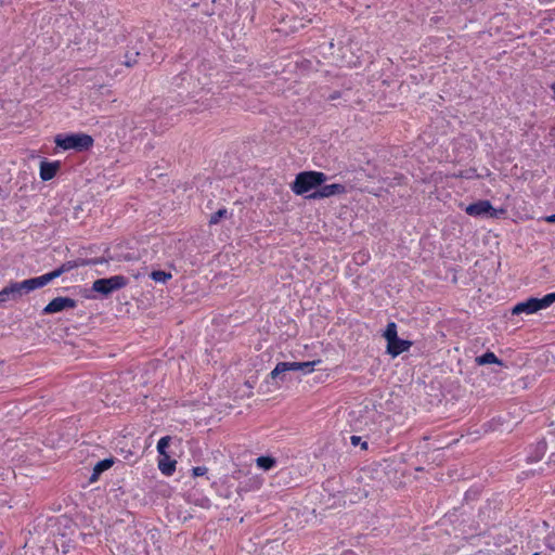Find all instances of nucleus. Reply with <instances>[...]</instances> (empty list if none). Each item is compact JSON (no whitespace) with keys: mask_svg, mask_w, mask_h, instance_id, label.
<instances>
[{"mask_svg":"<svg viewBox=\"0 0 555 555\" xmlns=\"http://www.w3.org/2000/svg\"><path fill=\"white\" fill-rule=\"evenodd\" d=\"M328 176L322 171L305 170L296 175L291 183V190L296 195H305L315 191L321 184L328 180Z\"/></svg>","mask_w":555,"mask_h":555,"instance_id":"f257e3e1","label":"nucleus"},{"mask_svg":"<svg viewBox=\"0 0 555 555\" xmlns=\"http://www.w3.org/2000/svg\"><path fill=\"white\" fill-rule=\"evenodd\" d=\"M54 143L64 151L85 152L93 146L94 140L90 134L83 132H70L56 134Z\"/></svg>","mask_w":555,"mask_h":555,"instance_id":"f03ea898","label":"nucleus"},{"mask_svg":"<svg viewBox=\"0 0 555 555\" xmlns=\"http://www.w3.org/2000/svg\"><path fill=\"white\" fill-rule=\"evenodd\" d=\"M129 279L125 275H113L109 278L98 279L92 283L91 291L108 297L114 292L126 287Z\"/></svg>","mask_w":555,"mask_h":555,"instance_id":"7ed1b4c3","label":"nucleus"},{"mask_svg":"<svg viewBox=\"0 0 555 555\" xmlns=\"http://www.w3.org/2000/svg\"><path fill=\"white\" fill-rule=\"evenodd\" d=\"M465 212L472 217L498 218L499 215L504 214V209L496 210L489 201L479 199L469 204Z\"/></svg>","mask_w":555,"mask_h":555,"instance_id":"20e7f679","label":"nucleus"},{"mask_svg":"<svg viewBox=\"0 0 555 555\" xmlns=\"http://www.w3.org/2000/svg\"><path fill=\"white\" fill-rule=\"evenodd\" d=\"M26 280L22 282H10L9 285L0 291V304H5L9 300H18L24 294L30 293Z\"/></svg>","mask_w":555,"mask_h":555,"instance_id":"39448f33","label":"nucleus"},{"mask_svg":"<svg viewBox=\"0 0 555 555\" xmlns=\"http://www.w3.org/2000/svg\"><path fill=\"white\" fill-rule=\"evenodd\" d=\"M347 193V188L341 183L321 184L315 191L306 195L307 199H322Z\"/></svg>","mask_w":555,"mask_h":555,"instance_id":"423d86ee","label":"nucleus"},{"mask_svg":"<svg viewBox=\"0 0 555 555\" xmlns=\"http://www.w3.org/2000/svg\"><path fill=\"white\" fill-rule=\"evenodd\" d=\"M77 307V300L69 297L53 298L41 311L43 315L54 314Z\"/></svg>","mask_w":555,"mask_h":555,"instance_id":"0eeeda50","label":"nucleus"},{"mask_svg":"<svg viewBox=\"0 0 555 555\" xmlns=\"http://www.w3.org/2000/svg\"><path fill=\"white\" fill-rule=\"evenodd\" d=\"M412 345L413 343L411 340L397 337L387 341L386 352L392 358H396L404 351H408Z\"/></svg>","mask_w":555,"mask_h":555,"instance_id":"6e6552de","label":"nucleus"},{"mask_svg":"<svg viewBox=\"0 0 555 555\" xmlns=\"http://www.w3.org/2000/svg\"><path fill=\"white\" fill-rule=\"evenodd\" d=\"M538 311L539 308L537 304V297H530L521 302H518L512 309V313L515 315H519L521 313L532 314Z\"/></svg>","mask_w":555,"mask_h":555,"instance_id":"1a4fd4ad","label":"nucleus"},{"mask_svg":"<svg viewBox=\"0 0 555 555\" xmlns=\"http://www.w3.org/2000/svg\"><path fill=\"white\" fill-rule=\"evenodd\" d=\"M60 168H61L60 162H48L44 159L40 163L39 176L42 181H49L56 176Z\"/></svg>","mask_w":555,"mask_h":555,"instance_id":"9d476101","label":"nucleus"},{"mask_svg":"<svg viewBox=\"0 0 555 555\" xmlns=\"http://www.w3.org/2000/svg\"><path fill=\"white\" fill-rule=\"evenodd\" d=\"M294 372L292 362H279L270 373V378L273 380L285 382L287 373Z\"/></svg>","mask_w":555,"mask_h":555,"instance_id":"9b49d317","label":"nucleus"},{"mask_svg":"<svg viewBox=\"0 0 555 555\" xmlns=\"http://www.w3.org/2000/svg\"><path fill=\"white\" fill-rule=\"evenodd\" d=\"M547 449V443L544 439L539 440L534 446L530 447V451L527 456V461L529 463H535L540 461L545 454Z\"/></svg>","mask_w":555,"mask_h":555,"instance_id":"f8f14e48","label":"nucleus"},{"mask_svg":"<svg viewBox=\"0 0 555 555\" xmlns=\"http://www.w3.org/2000/svg\"><path fill=\"white\" fill-rule=\"evenodd\" d=\"M177 461L169 454L160 455L158 459V468L165 476H171L176 470Z\"/></svg>","mask_w":555,"mask_h":555,"instance_id":"ddd939ff","label":"nucleus"},{"mask_svg":"<svg viewBox=\"0 0 555 555\" xmlns=\"http://www.w3.org/2000/svg\"><path fill=\"white\" fill-rule=\"evenodd\" d=\"M114 465V459L113 457H107V459H104V460H101L99 461L94 467H93V472H92V475L90 477V482H94L96 481L100 476L106 472L107 469H109L112 466Z\"/></svg>","mask_w":555,"mask_h":555,"instance_id":"4468645a","label":"nucleus"},{"mask_svg":"<svg viewBox=\"0 0 555 555\" xmlns=\"http://www.w3.org/2000/svg\"><path fill=\"white\" fill-rule=\"evenodd\" d=\"M140 54V49L137 46L128 48V50L125 52L122 64H125L127 67H132L138 63V57Z\"/></svg>","mask_w":555,"mask_h":555,"instance_id":"2eb2a0df","label":"nucleus"},{"mask_svg":"<svg viewBox=\"0 0 555 555\" xmlns=\"http://www.w3.org/2000/svg\"><path fill=\"white\" fill-rule=\"evenodd\" d=\"M26 282H27V284H25V286H28L29 292H33L37 288L46 286L47 284H49L51 282V280L48 276V274L46 273L40 276L27 279Z\"/></svg>","mask_w":555,"mask_h":555,"instance_id":"dca6fc26","label":"nucleus"},{"mask_svg":"<svg viewBox=\"0 0 555 555\" xmlns=\"http://www.w3.org/2000/svg\"><path fill=\"white\" fill-rule=\"evenodd\" d=\"M475 361L478 365H486V364L503 365L502 360H500L492 351H486L481 356L476 357Z\"/></svg>","mask_w":555,"mask_h":555,"instance_id":"f3484780","label":"nucleus"},{"mask_svg":"<svg viewBox=\"0 0 555 555\" xmlns=\"http://www.w3.org/2000/svg\"><path fill=\"white\" fill-rule=\"evenodd\" d=\"M276 459L271 455H261L256 459V465L258 468L267 472L276 466Z\"/></svg>","mask_w":555,"mask_h":555,"instance_id":"a211bd4d","label":"nucleus"},{"mask_svg":"<svg viewBox=\"0 0 555 555\" xmlns=\"http://www.w3.org/2000/svg\"><path fill=\"white\" fill-rule=\"evenodd\" d=\"M109 259L111 258H105V257L90 258V259L78 258V259L73 260V261L76 264V268H78V267H85V266H94V264H98V263H107L109 261Z\"/></svg>","mask_w":555,"mask_h":555,"instance_id":"6ab92c4d","label":"nucleus"},{"mask_svg":"<svg viewBox=\"0 0 555 555\" xmlns=\"http://www.w3.org/2000/svg\"><path fill=\"white\" fill-rule=\"evenodd\" d=\"M321 361H307V362H292L294 372L301 371L305 374L310 373L313 371V367L315 364L320 363Z\"/></svg>","mask_w":555,"mask_h":555,"instance_id":"aec40b11","label":"nucleus"},{"mask_svg":"<svg viewBox=\"0 0 555 555\" xmlns=\"http://www.w3.org/2000/svg\"><path fill=\"white\" fill-rule=\"evenodd\" d=\"M150 278L156 283L165 284L168 280L172 278L170 272H166L163 270H154L150 273Z\"/></svg>","mask_w":555,"mask_h":555,"instance_id":"412c9836","label":"nucleus"},{"mask_svg":"<svg viewBox=\"0 0 555 555\" xmlns=\"http://www.w3.org/2000/svg\"><path fill=\"white\" fill-rule=\"evenodd\" d=\"M230 214L227 208H220L209 218V225L218 224L222 219L229 218Z\"/></svg>","mask_w":555,"mask_h":555,"instance_id":"4be33fe9","label":"nucleus"},{"mask_svg":"<svg viewBox=\"0 0 555 555\" xmlns=\"http://www.w3.org/2000/svg\"><path fill=\"white\" fill-rule=\"evenodd\" d=\"M554 302H555V293H548V294L544 295L542 298H537L539 311L542 309H546Z\"/></svg>","mask_w":555,"mask_h":555,"instance_id":"5701e85b","label":"nucleus"},{"mask_svg":"<svg viewBox=\"0 0 555 555\" xmlns=\"http://www.w3.org/2000/svg\"><path fill=\"white\" fill-rule=\"evenodd\" d=\"M383 337L386 339V341H389L393 338L399 337L398 331H397V324L395 322H389L383 333Z\"/></svg>","mask_w":555,"mask_h":555,"instance_id":"b1692460","label":"nucleus"},{"mask_svg":"<svg viewBox=\"0 0 555 555\" xmlns=\"http://www.w3.org/2000/svg\"><path fill=\"white\" fill-rule=\"evenodd\" d=\"M170 442H171L170 436H164L158 440L156 449H157L159 456L168 454L167 449H168Z\"/></svg>","mask_w":555,"mask_h":555,"instance_id":"393cba45","label":"nucleus"},{"mask_svg":"<svg viewBox=\"0 0 555 555\" xmlns=\"http://www.w3.org/2000/svg\"><path fill=\"white\" fill-rule=\"evenodd\" d=\"M208 472V468L206 466H196L192 468V476L193 477H202L206 475Z\"/></svg>","mask_w":555,"mask_h":555,"instance_id":"a878e982","label":"nucleus"},{"mask_svg":"<svg viewBox=\"0 0 555 555\" xmlns=\"http://www.w3.org/2000/svg\"><path fill=\"white\" fill-rule=\"evenodd\" d=\"M544 544L547 548L554 551L555 550V535L554 534H547L544 538Z\"/></svg>","mask_w":555,"mask_h":555,"instance_id":"bb28decb","label":"nucleus"},{"mask_svg":"<svg viewBox=\"0 0 555 555\" xmlns=\"http://www.w3.org/2000/svg\"><path fill=\"white\" fill-rule=\"evenodd\" d=\"M60 267H61V270L63 271V273H66L73 269H76V264L74 263L73 260L66 261V262L62 263Z\"/></svg>","mask_w":555,"mask_h":555,"instance_id":"cd10ccee","label":"nucleus"},{"mask_svg":"<svg viewBox=\"0 0 555 555\" xmlns=\"http://www.w3.org/2000/svg\"><path fill=\"white\" fill-rule=\"evenodd\" d=\"M47 274H48V276L50 278V280H51V282H52L53 280H55V279L60 278V276H61L62 274H64V273H63V271L61 270V267H59V268L54 269L53 271L48 272Z\"/></svg>","mask_w":555,"mask_h":555,"instance_id":"c85d7f7f","label":"nucleus"},{"mask_svg":"<svg viewBox=\"0 0 555 555\" xmlns=\"http://www.w3.org/2000/svg\"><path fill=\"white\" fill-rule=\"evenodd\" d=\"M350 441H351V444L356 447V446L361 443V437H359V436H351L350 437Z\"/></svg>","mask_w":555,"mask_h":555,"instance_id":"c756f323","label":"nucleus"},{"mask_svg":"<svg viewBox=\"0 0 555 555\" xmlns=\"http://www.w3.org/2000/svg\"><path fill=\"white\" fill-rule=\"evenodd\" d=\"M184 80V77H182L181 75H178L173 78V85H176L177 87H180L181 86V81Z\"/></svg>","mask_w":555,"mask_h":555,"instance_id":"7c9ffc66","label":"nucleus"},{"mask_svg":"<svg viewBox=\"0 0 555 555\" xmlns=\"http://www.w3.org/2000/svg\"><path fill=\"white\" fill-rule=\"evenodd\" d=\"M544 219L548 223H555V214L546 216Z\"/></svg>","mask_w":555,"mask_h":555,"instance_id":"2f4dec72","label":"nucleus"},{"mask_svg":"<svg viewBox=\"0 0 555 555\" xmlns=\"http://www.w3.org/2000/svg\"><path fill=\"white\" fill-rule=\"evenodd\" d=\"M339 95H340V93L338 91H335L332 94H330L328 99L333 101V100L338 99Z\"/></svg>","mask_w":555,"mask_h":555,"instance_id":"473e14b6","label":"nucleus"},{"mask_svg":"<svg viewBox=\"0 0 555 555\" xmlns=\"http://www.w3.org/2000/svg\"><path fill=\"white\" fill-rule=\"evenodd\" d=\"M341 555H357V553L352 550H347Z\"/></svg>","mask_w":555,"mask_h":555,"instance_id":"72a5a7b5","label":"nucleus"},{"mask_svg":"<svg viewBox=\"0 0 555 555\" xmlns=\"http://www.w3.org/2000/svg\"><path fill=\"white\" fill-rule=\"evenodd\" d=\"M361 448H362V449H364V450H366V449H367V442H366V441L362 442V443H361Z\"/></svg>","mask_w":555,"mask_h":555,"instance_id":"f704fd0d","label":"nucleus"},{"mask_svg":"<svg viewBox=\"0 0 555 555\" xmlns=\"http://www.w3.org/2000/svg\"><path fill=\"white\" fill-rule=\"evenodd\" d=\"M551 89H552V91L554 93V99H555V81L551 85Z\"/></svg>","mask_w":555,"mask_h":555,"instance_id":"c9c22d12","label":"nucleus"}]
</instances>
